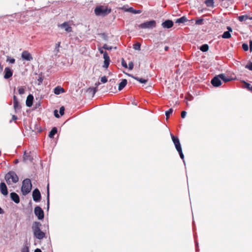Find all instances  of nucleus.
Returning a JSON list of instances; mask_svg holds the SVG:
<instances>
[{
  "instance_id": "obj_1",
  "label": "nucleus",
  "mask_w": 252,
  "mask_h": 252,
  "mask_svg": "<svg viewBox=\"0 0 252 252\" xmlns=\"http://www.w3.org/2000/svg\"><path fill=\"white\" fill-rule=\"evenodd\" d=\"M111 9L103 5L97 6L94 9V13L96 16L103 17L107 16L111 13Z\"/></svg>"
},
{
  "instance_id": "obj_2",
  "label": "nucleus",
  "mask_w": 252,
  "mask_h": 252,
  "mask_svg": "<svg viewBox=\"0 0 252 252\" xmlns=\"http://www.w3.org/2000/svg\"><path fill=\"white\" fill-rule=\"evenodd\" d=\"M32 185L30 179H24L22 182L21 191L24 195H26L30 193L32 190Z\"/></svg>"
},
{
  "instance_id": "obj_3",
  "label": "nucleus",
  "mask_w": 252,
  "mask_h": 252,
  "mask_svg": "<svg viewBox=\"0 0 252 252\" xmlns=\"http://www.w3.org/2000/svg\"><path fill=\"white\" fill-rule=\"evenodd\" d=\"M31 13L32 12L31 11L24 12L23 13H17L10 15L9 17H13L19 23L23 24L28 21V19H22V18H25L26 16H28L29 14H31Z\"/></svg>"
},
{
  "instance_id": "obj_4",
  "label": "nucleus",
  "mask_w": 252,
  "mask_h": 252,
  "mask_svg": "<svg viewBox=\"0 0 252 252\" xmlns=\"http://www.w3.org/2000/svg\"><path fill=\"white\" fill-rule=\"evenodd\" d=\"M5 179L7 184L10 185L12 183H16L18 182L19 178L14 171H10L5 175Z\"/></svg>"
},
{
  "instance_id": "obj_5",
  "label": "nucleus",
  "mask_w": 252,
  "mask_h": 252,
  "mask_svg": "<svg viewBox=\"0 0 252 252\" xmlns=\"http://www.w3.org/2000/svg\"><path fill=\"white\" fill-rule=\"evenodd\" d=\"M156 21L152 20L140 24L138 27L142 29H153L156 27Z\"/></svg>"
},
{
  "instance_id": "obj_6",
  "label": "nucleus",
  "mask_w": 252,
  "mask_h": 252,
  "mask_svg": "<svg viewBox=\"0 0 252 252\" xmlns=\"http://www.w3.org/2000/svg\"><path fill=\"white\" fill-rule=\"evenodd\" d=\"M34 213L38 220H42L44 219V212L40 207L38 206H36L34 209Z\"/></svg>"
},
{
  "instance_id": "obj_7",
  "label": "nucleus",
  "mask_w": 252,
  "mask_h": 252,
  "mask_svg": "<svg viewBox=\"0 0 252 252\" xmlns=\"http://www.w3.org/2000/svg\"><path fill=\"white\" fill-rule=\"evenodd\" d=\"M32 198L34 201L38 202L41 200V196L39 190L35 189L32 191Z\"/></svg>"
},
{
  "instance_id": "obj_8",
  "label": "nucleus",
  "mask_w": 252,
  "mask_h": 252,
  "mask_svg": "<svg viewBox=\"0 0 252 252\" xmlns=\"http://www.w3.org/2000/svg\"><path fill=\"white\" fill-rule=\"evenodd\" d=\"M171 137L172 138V140L175 145L176 150H178L181 148H182L181 143L179 140V139L178 137L174 136L172 134H171Z\"/></svg>"
},
{
  "instance_id": "obj_9",
  "label": "nucleus",
  "mask_w": 252,
  "mask_h": 252,
  "mask_svg": "<svg viewBox=\"0 0 252 252\" xmlns=\"http://www.w3.org/2000/svg\"><path fill=\"white\" fill-rule=\"evenodd\" d=\"M211 83L215 87H218L221 84L220 78L218 76V75H216L211 80Z\"/></svg>"
},
{
  "instance_id": "obj_10",
  "label": "nucleus",
  "mask_w": 252,
  "mask_h": 252,
  "mask_svg": "<svg viewBox=\"0 0 252 252\" xmlns=\"http://www.w3.org/2000/svg\"><path fill=\"white\" fill-rule=\"evenodd\" d=\"M103 59L104 61V64L103 65V67L105 68H107L110 64V59L108 53L106 51H105V53H104Z\"/></svg>"
},
{
  "instance_id": "obj_11",
  "label": "nucleus",
  "mask_w": 252,
  "mask_h": 252,
  "mask_svg": "<svg viewBox=\"0 0 252 252\" xmlns=\"http://www.w3.org/2000/svg\"><path fill=\"white\" fill-rule=\"evenodd\" d=\"M21 57L23 60L27 61H31L33 59L32 55L27 51H24L22 52Z\"/></svg>"
},
{
  "instance_id": "obj_12",
  "label": "nucleus",
  "mask_w": 252,
  "mask_h": 252,
  "mask_svg": "<svg viewBox=\"0 0 252 252\" xmlns=\"http://www.w3.org/2000/svg\"><path fill=\"white\" fill-rule=\"evenodd\" d=\"M0 192L4 196H6L8 193L7 188L4 182H1L0 184Z\"/></svg>"
},
{
  "instance_id": "obj_13",
  "label": "nucleus",
  "mask_w": 252,
  "mask_h": 252,
  "mask_svg": "<svg viewBox=\"0 0 252 252\" xmlns=\"http://www.w3.org/2000/svg\"><path fill=\"white\" fill-rule=\"evenodd\" d=\"M4 78L8 79L13 75V70L9 67H6L4 71Z\"/></svg>"
},
{
  "instance_id": "obj_14",
  "label": "nucleus",
  "mask_w": 252,
  "mask_h": 252,
  "mask_svg": "<svg viewBox=\"0 0 252 252\" xmlns=\"http://www.w3.org/2000/svg\"><path fill=\"white\" fill-rule=\"evenodd\" d=\"M41 223L39 221H34L32 223V228L33 234L41 230Z\"/></svg>"
},
{
  "instance_id": "obj_15",
  "label": "nucleus",
  "mask_w": 252,
  "mask_h": 252,
  "mask_svg": "<svg viewBox=\"0 0 252 252\" xmlns=\"http://www.w3.org/2000/svg\"><path fill=\"white\" fill-rule=\"evenodd\" d=\"M162 27L164 29H170L173 26V22L171 20H166L161 24Z\"/></svg>"
},
{
  "instance_id": "obj_16",
  "label": "nucleus",
  "mask_w": 252,
  "mask_h": 252,
  "mask_svg": "<svg viewBox=\"0 0 252 252\" xmlns=\"http://www.w3.org/2000/svg\"><path fill=\"white\" fill-rule=\"evenodd\" d=\"M122 9L124 10L126 12H129L132 13L133 14H139L142 12L141 10H136V9H134L132 7H130L128 8H126L125 6H124L122 8Z\"/></svg>"
},
{
  "instance_id": "obj_17",
  "label": "nucleus",
  "mask_w": 252,
  "mask_h": 252,
  "mask_svg": "<svg viewBox=\"0 0 252 252\" xmlns=\"http://www.w3.org/2000/svg\"><path fill=\"white\" fill-rule=\"evenodd\" d=\"M11 199L15 203L18 204L20 202V197L17 193L12 192L10 194Z\"/></svg>"
},
{
  "instance_id": "obj_18",
  "label": "nucleus",
  "mask_w": 252,
  "mask_h": 252,
  "mask_svg": "<svg viewBox=\"0 0 252 252\" xmlns=\"http://www.w3.org/2000/svg\"><path fill=\"white\" fill-rule=\"evenodd\" d=\"M33 236L35 238L38 240H42L45 237V233L41 231V230H40L36 232V233H33Z\"/></svg>"
},
{
  "instance_id": "obj_19",
  "label": "nucleus",
  "mask_w": 252,
  "mask_h": 252,
  "mask_svg": "<svg viewBox=\"0 0 252 252\" xmlns=\"http://www.w3.org/2000/svg\"><path fill=\"white\" fill-rule=\"evenodd\" d=\"M33 96L32 94H30L27 97L26 104L27 106L31 107L33 104Z\"/></svg>"
},
{
  "instance_id": "obj_20",
  "label": "nucleus",
  "mask_w": 252,
  "mask_h": 252,
  "mask_svg": "<svg viewBox=\"0 0 252 252\" xmlns=\"http://www.w3.org/2000/svg\"><path fill=\"white\" fill-rule=\"evenodd\" d=\"M59 26L62 28L64 29V30L68 32H72V28L69 26L68 23L66 22L60 25Z\"/></svg>"
},
{
  "instance_id": "obj_21",
  "label": "nucleus",
  "mask_w": 252,
  "mask_h": 252,
  "mask_svg": "<svg viewBox=\"0 0 252 252\" xmlns=\"http://www.w3.org/2000/svg\"><path fill=\"white\" fill-rule=\"evenodd\" d=\"M218 76H219V77L220 78V80H222L223 82L225 83L230 82L234 80V79H233L232 78L227 77L225 76V75L223 73L218 75Z\"/></svg>"
},
{
  "instance_id": "obj_22",
  "label": "nucleus",
  "mask_w": 252,
  "mask_h": 252,
  "mask_svg": "<svg viewBox=\"0 0 252 252\" xmlns=\"http://www.w3.org/2000/svg\"><path fill=\"white\" fill-rule=\"evenodd\" d=\"M127 83V80L126 79H123L122 80V81L119 84L118 86V90L121 91L122 90L125 86L126 85Z\"/></svg>"
},
{
  "instance_id": "obj_23",
  "label": "nucleus",
  "mask_w": 252,
  "mask_h": 252,
  "mask_svg": "<svg viewBox=\"0 0 252 252\" xmlns=\"http://www.w3.org/2000/svg\"><path fill=\"white\" fill-rule=\"evenodd\" d=\"M64 92V89L60 86H57L55 87L54 89V93H55V94L57 95H59L61 93H63Z\"/></svg>"
},
{
  "instance_id": "obj_24",
  "label": "nucleus",
  "mask_w": 252,
  "mask_h": 252,
  "mask_svg": "<svg viewBox=\"0 0 252 252\" xmlns=\"http://www.w3.org/2000/svg\"><path fill=\"white\" fill-rule=\"evenodd\" d=\"M188 21V20L187 19V17L185 16H183L180 18L176 19L175 21V23L178 24H183Z\"/></svg>"
},
{
  "instance_id": "obj_25",
  "label": "nucleus",
  "mask_w": 252,
  "mask_h": 252,
  "mask_svg": "<svg viewBox=\"0 0 252 252\" xmlns=\"http://www.w3.org/2000/svg\"><path fill=\"white\" fill-rule=\"evenodd\" d=\"M57 132H58L57 128L56 127H53L52 128V129L51 130V131L49 132L48 136L50 138H53L54 136L55 135V134L57 133Z\"/></svg>"
},
{
  "instance_id": "obj_26",
  "label": "nucleus",
  "mask_w": 252,
  "mask_h": 252,
  "mask_svg": "<svg viewBox=\"0 0 252 252\" xmlns=\"http://www.w3.org/2000/svg\"><path fill=\"white\" fill-rule=\"evenodd\" d=\"M129 76L142 84H145L148 81L147 79H143L142 78H139L138 77L134 76L132 75H129Z\"/></svg>"
},
{
  "instance_id": "obj_27",
  "label": "nucleus",
  "mask_w": 252,
  "mask_h": 252,
  "mask_svg": "<svg viewBox=\"0 0 252 252\" xmlns=\"http://www.w3.org/2000/svg\"><path fill=\"white\" fill-rule=\"evenodd\" d=\"M238 19L240 22H243L248 19L252 20V17H249L247 15H241L238 17Z\"/></svg>"
},
{
  "instance_id": "obj_28",
  "label": "nucleus",
  "mask_w": 252,
  "mask_h": 252,
  "mask_svg": "<svg viewBox=\"0 0 252 252\" xmlns=\"http://www.w3.org/2000/svg\"><path fill=\"white\" fill-rule=\"evenodd\" d=\"M23 159L25 161H31L32 162L33 158L29 154H28L25 152L23 156Z\"/></svg>"
},
{
  "instance_id": "obj_29",
  "label": "nucleus",
  "mask_w": 252,
  "mask_h": 252,
  "mask_svg": "<svg viewBox=\"0 0 252 252\" xmlns=\"http://www.w3.org/2000/svg\"><path fill=\"white\" fill-rule=\"evenodd\" d=\"M204 3L208 7L212 8L215 7L214 0H205Z\"/></svg>"
},
{
  "instance_id": "obj_30",
  "label": "nucleus",
  "mask_w": 252,
  "mask_h": 252,
  "mask_svg": "<svg viewBox=\"0 0 252 252\" xmlns=\"http://www.w3.org/2000/svg\"><path fill=\"white\" fill-rule=\"evenodd\" d=\"M209 45L207 44H204L200 46L199 49L203 52H207L209 50Z\"/></svg>"
},
{
  "instance_id": "obj_31",
  "label": "nucleus",
  "mask_w": 252,
  "mask_h": 252,
  "mask_svg": "<svg viewBox=\"0 0 252 252\" xmlns=\"http://www.w3.org/2000/svg\"><path fill=\"white\" fill-rule=\"evenodd\" d=\"M49 184L47 185V210L49 208V205H50V201H49Z\"/></svg>"
},
{
  "instance_id": "obj_32",
  "label": "nucleus",
  "mask_w": 252,
  "mask_h": 252,
  "mask_svg": "<svg viewBox=\"0 0 252 252\" xmlns=\"http://www.w3.org/2000/svg\"><path fill=\"white\" fill-rule=\"evenodd\" d=\"M221 37L223 38L228 39L231 37V34L229 33V32L225 31L221 35Z\"/></svg>"
},
{
  "instance_id": "obj_33",
  "label": "nucleus",
  "mask_w": 252,
  "mask_h": 252,
  "mask_svg": "<svg viewBox=\"0 0 252 252\" xmlns=\"http://www.w3.org/2000/svg\"><path fill=\"white\" fill-rule=\"evenodd\" d=\"M177 151L178 152L180 158L183 159L184 163L185 165L186 164H185V161L184 160V155L183 151H182V149L181 148Z\"/></svg>"
},
{
  "instance_id": "obj_34",
  "label": "nucleus",
  "mask_w": 252,
  "mask_h": 252,
  "mask_svg": "<svg viewBox=\"0 0 252 252\" xmlns=\"http://www.w3.org/2000/svg\"><path fill=\"white\" fill-rule=\"evenodd\" d=\"M6 62H9L10 63L13 64L15 62V59L7 56L6 57Z\"/></svg>"
},
{
  "instance_id": "obj_35",
  "label": "nucleus",
  "mask_w": 252,
  "mask_h": 252,
  "mask_svg": "<svg viewBox=\"0 0 252 252\" xmlns=\"http://www.w3.org/2000/svg\"><path fill=\"white\" fill-rule=\"evenodd\" d=\"M61 42H58L55 45L54 52L56 53V54H57L59 52V48L60 47Z\"/></svg>"
},
{
  "instance_id": "obj_36",
  "label": "nucleus",
  "mask_w": 252,
  "mask_h": 252,
  "mask_svg": "<svg viewBox=\"0 0 252 252\" xmlns=\"http://www.w3.org/2000/svg\"><path fill=\"white\" fill-rule=\"evenodd\" d=\"M133 48L135 50H140L141 49V44L139 42H137L133 45Z\"/></svg>"
},
{
  "instance_id": "obj_37",
  "label": "nucleus",
  "mask_w": 252,
  "mask_h": 252,
  "mask_svg": "<svg viewBox=\"0 0 252 252\" xmlns=\"http://www.w3.org/2000/svg\"><path fill=\"white\" fill-rule=\"evenodd\" d=\"M100 35L104 41H107L108 40V36L105 33H100Z\"/></svg>"
},
{
  "instance_id": "obj_38",
  "label": "nucleus",
  "mask_w": 252,
  "mask_h": 252,
  "mask_svg": "<svg viewBox=\"0 0 252 252\" xmlns=\"http://www.w3.org/2000/svg\"><path fill=\"white\" fill-rule=\"evenodd\" d=\"M244 82L245 88L248 89L249 91L252 92V86L249 83L246 82L245 81H244Z\"/></svg>"
},
{
  "instance_id": "obj_39",
  "label": "nucleus",
  "mask_w": 252,
  "mask_h": 252,
  "mask_svg": "<svg viewBox=\"0 0 252 252\" xmlns=\"http://www.w3.org/2000/svg\"><path fill=\"white\" fill-rule=\"evenodd\" d=\"M204 19L203 18H199L195 21V24L197 25H201L203 24Z\"/></svg>"
},
{
  "instance_id": "obj_40",
  "label": "nucleus",
  "mask_w": 252,
  "mask_h": 252,
  "mask_svg": "<svg viewBox=\"0 0 252 252\" xmlns=\"http://www.w3.org/2000/svg\"><path fill=\"white\" fill-rule=\"evenodd\" d=\"M173 112V109L172 108H170L168 111H166L165 112V116L166 117V119H168L170 114H171Z\"/></svg>"
},
{
  "instance_id": "obj_41",
  "label": "nucleus",
  "mask_w": 252,
  "mask_h": 252,
  "mask_svg": "<svg viewBox=\"0 0 252 252\" xmlns=\"http://www.w3.org/2000/svg\"><path fill=\"white\" fill-rule=\"evenodd\" d=\"M242 47L245 51H247L249 49V46L247 43H244L242 44Z\"/></svg>"
},
{
  "instance_id": "obj_42",
  "label": "nucleus",
  "mask_w": 252,
  "mask_h": 252,
  "mask_svg": "<svg viewBox=\"0 0 252 252\" xmlns=\"http://www.w3.org/2000/svg\"><path fill=\"white\" fill-rule=\"evenodd\" d=\"M112 48V46H108L106 44H104L102 46V49L105 50H111Z\"/></svg>"
},
{
  "instance_id": "obj_43",
  "label": "nucleus",
  "mask_w": 252,
  "mask_h": 252,
  "mask_svg": "<svg viewBox=\"0 0 252 252\" xmlns=\"http://www.w3.org/2000/svg\"><path fill=\"white\" fill-rule=\"evenodd\" d=\"M25 90L23 87H20L18 89V93L20 94H23L25 93Z\"/></svg>"
},
{
  "instance_id": "obj_44",
  "label": "nucleus",
  "mask_w": 252,
  "mask_h": 252,
  "mask_svg": "<svg viewBox=\"0 0 252 252\" xmlns=\"http://www.w3.org/2000/svg\"><path fill=\"white\" fill-rule=\"evenodd\" d=\"M59 112L61 116L63 115V114H64V107L63 106H62L60 107Z\"/></svg>"
},
{
  "instance_id": "obj_45",
  "label": "nucleus",
  "mask_w": 252,
  "mask_h": 252,
  "mask_svg": "<svg viewBox=\"0 0 252 252\" xmlns=\"http://www.w3.org/2000/svg\"><path fill=\"white\" fill-rule=\"evenodd\" d=\"M121 63H122V65L126 68H127L128 67H127V63H126V62L125 61V60L123 58L122 60V62H121Z\"/></svg>"
},
{
  "instance_id": "obj_46",
  "label": "nucleus",
  "mask_w": 252,
  "mask_h": 252,
  "mask_svg": "<svg viewBox=\"0 0 252 252\" xmlns=\"http://www.w3.org/2000/svg\"><path fill=\"white\" fill-rule=\"evenodd\" d=\"M245 67L246 68L249 69L250 70L252 71V63L250 62L248 63L246 66Z\"/></svg>"
},
{
  "instance_id": "obj_47",
  "label": "nucleus",
  "mask_w": 252,
  "mask_h": 252,
  "mask_svg": "<svg viewBox=\"0 0 252 252\" xmlns=\"http://www.w3.org/2000/svg\"><path fill=\"white\" fill-rule=\"evenodd\" d=\"M13 106H14V108L15 110H16L17 109H19V102H14L13 103Z\"/></svg>"
},
{
  "instance_id": "obj_48",
  "label": "nucleus",
  "mask_w": 252,
  "mask_h": 252,
  "mask_svg": "<svg viewBox=\"0 0 252 252\" xmlns=\"http://www.w3.org/2000/svg\"><path fill=\"white\" fill-rule=\"evenodd\" d=\"M100 81L102 83H105L107 82V79L105 76H104L101 78Z\"/></svg>"
},
{
  "instance_id": "obj_49",
  "label": "nucleus",
  "mask_w": 252,
  "mask_h": 252,
  "mask_svg": "<svg viewBox=\"0 0 252 252\" xmlns=\"http://www.w3.org/2000/svg\"><path fill=\"white\" fill-rule=\"evenodd\" d=\"M133 66L134 64L132 62H130L128 63V68L129 70H132L133 68Z\"/></svg>"
},
{
  "instance_id": "obj_50",
  "label": "nucleus",
  "mask_w": 252,
  "mask_h": 252,
  "mask_svg": "<svg viewBox=\"0 0 252 252\" xmlns=\"http://www.w3.org/2000/svg\"><path fill=\"white\" fill-rule=\"evenodd\" d=\"M54 116L55 117L59 118H60V116L58 113V111L57 110H55L54 111Z\"/></svg>"
},
{
  "instance_id": "obj_51",
  "label": "nucleus",
  "mask_w": 252,
  "mask_h": 252,
  "mask_svg": "<svg viewBox=\"0 0 252 252\" xmlns=\"http://www.w3.org/2000/svg\"><path fill=\"white\" fill-rule=\"evenodd\" d=\"M10 15H8L5 19H7V20L9 21H15V18H14L13 17H9Z\"/></svg>"
},
{
  "instance_id": "obj_52",
  "label": "nucleus",
  "mask_w": 252,
  "mask_h": 252,
  "mask_svg": "<svg viewBox=\"0 0 252 252\" xmlns=\"http://www.w3.org/2000/svg\"><path fill=\"white\" fill-rule=\"evenodd\" d=\"M22 252H29V249L28 247H24L22 250Z\"/></svg>"
},
{
  "instance_id": "obj_53",
  "label": "nucleus",
  "mask_w": 252,
  "mask_h": 252,
  "mask_svg": "<svg viewBox=\"0 0 252 252\" xmlns=\"http://www.w3.org/2000/svg\"><path fill=\"white\" fill-rule=\"evenodd\" d=\"M187 114V112L185 111H183L181 112V117L182 118H185L186 117Z\"/></svg>"
},
{
  "instance_id": "obj_54",
  "label": "nucleus",
  "mask_w": 252,
  "mask_h": 252,
  "mask_svg": "<svg viewBox=\"0 0 252 252\" xmlns=\"http://www.w3.org/2000/svg\"><path fill=\"white\" fill-rule=\"evenodd\" d=\"M250 49L251 51L252 50V40H250L249 41Z\"/></svg>"
},
{
  "instance_id": "obj_55",
  "label": "nucleus",
  "mask_w": 252,
  "mask_h": 252,
  "mask_svg": "<svg viewBox=\"0 0 252 252\" xmlns=\"http://www.w3.org/2000/svg\"><path fill=\"white\" fill-rule=\"evenodd\" d=\"M38 84H40V83H42V81H43V79L42 78V77H39V78L38 79Z\"/></svg>"
},
{
  "instance_id": "obj_56",
  "label": "nucleus",
  "mask_w": 252,
  "mask_h": 252,
  "mask_svg": "<svg viewBox=\"0 0 252 252\" xmlns=\"http://www.w3.org/2000/svg\"><path fill=\"white\" fill-rule=\"evenodd\" d=\"M227 29L228 30L227 32H229V33H230V32H232V28L229 26L227 27Z\"/></svg>"
},
{
  "instance_id": "obj_57",
  "label": "nucleus",
  "mask_w": 252,
  "mask_h": 252,
  "mask_svg": "<svg viewBox=\"0 0 252 252\" xmlns=\"http://www.w3.org/2000/svg\"><path fill=\"white\" fill-rule=\"evenodd\" d=\"M18 99L17 98V97L15 96V95H14L13 96V103L14 102H18Z\"/></svg>"
},
{
  "instance_id": "obj_58",
  "label": "nucleus",
  "mask_w": 252,
  "mask_h": 252,
  "mask_svg": "<svg viewBox=\"0 0 252 252\" xmlns=\"http://www.w3.org/2000/svg\"><path fill=\"white\" fill-rule=\"evenodd\" d=\"M18 119L17 117L15 115H13L12 116V120L13 121H15V120H17Z\"/></svg>"
},
{
  "instance_id": "obj_59",
  "label": "nucleus",
  "mask_w": 252,
  "mask_h": 252,
  "mask_svg": "<svg viewBox=\"0 0 252 252\" xmlns=\"http://www.w3.org/2000/svg\"><path fill=\"white\" fill-rule=\"evenodd\" d=\"M103 49L102 48H99V53L100 54H104V53H105V52L103 50Z\"/></svg>"
},
{
  "instance_id": "obj_60",
  "label": "nucleus",
  "mask_w": 252,
  "mask_h": 252,
  "mask_svg": "<svg viewBox=\"0 0 252 252\" xmlns=\"http://www.w3.org/2000/svg\"><path fill=\"white\" fill-rule=\"evenodd\" d=\"M195 245H196V251H198V243L195 241Z\"/></svg>"
},
{
  "instance_id": "obj_61",
  "label": "nucleus",
  "mask_w": 252,
  "mask_h": 252,
  "mask_svg": "<svg viewBox=\"0 0 252 252\" xmlns=\"http://www.w3.org/2000/svg\"><path fill=\"white\" fill-rule=\"evenodd\" d=\"M34 252H42V251H41L40 249L37 248L34 250Z\"/></svg>"
},
{
  "instance_id": "obj_62",
  "label": "nucleus",
  "mask_w": 252,
  "mask_h": 252,
  "mask_svg": "<svg viewBox=\"0 0 252 252\" xmlns=\"http://www.w3.org/2000/svg\"><path fill=\"white\" fill-rule=\"evenodd\" d=\"M4 213L3 209L0 207V214H2Z\"/></svg>"
},
{
  "instance_id": "obj_63",
  "label": "nucleus",
  "mask_w": 252,
  "mask_h": 252,
  "mask_svg": "<svg viewBox=\"0 0 252 252\" xmlns=\"http://www.w3.org/2000/svg\"><path fill=\"white\" fill-rule=\"evenodd\" d=\"M3 70V66L0 63V72H1Z\"/></svg>"
},
{
  "instance_id": "obj_64",
  "label": "nucleus",
  "mask_w": 252,
  "mask_h": 252,
  "mask_svg": "<svg viewBox=\"0 0 252 252\" xmlns=\"http://www.w3.org/2000/svg\"><path fill=\"white\" fill-rule=\"evenodd\" d=\"M168 49H169V47H168V46H165V47H164V50H165V51H167L168 50Z\"/></svg>"
}]
</instances>
